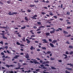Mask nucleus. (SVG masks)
Instances as JSON below:
<instances>
[{"instance_id": "1", "label": "nucleus", "mask_w": 73, "mask_h": 73, "mask_svg": "<svg viewBox=\"0 0 73 73\" xmlns=\"http://www.w3.org/2000/svg\"><path fill=\"white\" fill-rule=\"evenodd\" d=\"M9 13H8V15H9L10 16H13L14 15H16V14H17L18 13L17 12H13L12 13H12V12L11 11H9Z\"/></svg>"}, {"instance_id": "2", "label": "nucleus", "mask_w": 73, "mask_h": 73, "mask_svg": "<svg viewBox=\"0 0 73 73\" xmlns=\"http://www.w3.org/2000/svg\"><path fill=\"white\" fill-rule=\"evenodd\" d=\"M55 31H56V29H53V31H50V33H51V34H52V33H54Z\"/></svg>"}, {"instance_id": "3", "label": "nucleus", "mask_w": 73, "mask_h": 73, "mask_svg": "<svg viewBox=\"0 0 73 73\" xmlns=\"http://www.w3.org/2000/svg\"><path fill=\"white\" fill-rule=\"evenodd\" d=\"M26 40L27 41V44H29L30 43V42H31V41H30V40H29V39H28L27 38L26 39Z\"/></svg>"}, {"instance_id": "4", "label": "nucleus", "mask_w": 73, "mask_h": 73, "mask_svg": "<svg viewBox=\"0 0 73 73\" xmlns=\"http://www.w3.org/2000/svg\"><path fill=\"white\" fill-rule=\"evenodd\" d=\"M42 41H44V42H43V43H48V42L46 41V40L45 39H43L42 40Z\"/></svg>"}, {"instance_id": "5", "label": "nucleus", "mask_w": 73, "mask_h": 73, "mask_svg": "<svg viewBox=\"0 0 73 73\" xmlns=\"http://www.w3.org/2000/svg\"><path fill=\"white\" fill-rule=\"evenodd\" d=\"M30 49L31 50H32L33 49V50H35V47H33V46H32L31 47V48H30Z\"/></svg>"}, {"instance_id": "6", "label": "nucleus", "mask_w": 73, "mask_h": 73, "mask_svg": "<svg viewBox=\"0 0 73 73\" xmlns=\"http://www.w3.org/2000/svg\"><path fill=\"white\" fill-rule=\"evenodd\" d=\"M36 36L35 35H32L31 36V38H29V40H31L32 39V37H35Z\"/></svg>"}, {"instance_id": "7", "label": "nucleus", "mask_w": 73, "mask_h": 73, "mask_svg": "<svg viewBox=\"0 0 73 73\" xmlns=\"http://www.w3.org/2000/svg\"><path fill=\"white\" fill-rule=\"evenodd\" d=\"M63 56H66L64 58V59H66V58H68V56H67V55L65 54H63Z\"/></svg>"}, {"instance_id": "8", "label": "nucleus", "mask_w": 73, "mask_h": 73, "mask_svg": "<svg viewBox=\"0 0 73 73\" xmlns=\"http://www.w3.org/2000/svg\"><path fill=\"white\" fill-rule=\"evenodd\" d=\"M25 57L27 58H29V55L28 54H27L25 56Z\"/></svg>"}, {"instance_id": "9", "label": "nucleus", "mask_w": 73, "mask_h": 73, "mask_svg": "<svg viewBox=\"0 0 73 73\" xmlns=\"http://www.w3.org/2000/svg\"><path fill=\"white\" fill-rule=\"evenodd\" d=\"M50 53H51V51H48L45 53V54H49Z\"/></svg>"}, {"instance_id": "10", "label": "nucleus", "mask_w": 73, "mask_h": 73, "mask_svg": "<svg viewBox=\"0 0 73 73\" xmlns=\"http://www.w3.org/2000/svg\"><path fill=\"white\" fill-rule=\"evenodd\" d=\"M50 46H51V47H52V48H53L54 47V45L53 44L51 43L50 44Z\"/></svg>"}, {"instance_id": "11", "label": "nucleus", "mask_w": 73, "mask_h": 73, "mask_svg": "<svg viewBox=\"0 0 73 73\" xmlns=\"http://www.w3.org/2000/svg\"><path fill=\"white\" fill-rule=\"evenodd\" d=\"M57 42V40H53V42H52V43H54V44H55L56 42Z\"/></svg>"}, {"instance_id": "12", "label": "nucleus", "mask_w": 73, "mask_h": 73, "mask_svg": "<svg viewBox=\"0 0 73 73\" xmlns=\"http://www.w3.org/2000/svg\"><path fill=\"white\" fill-rule=\"evenodd\" d=\"M63 33L64 34H68V32L65 31H63Z\"/></svg>"}, {"instance_id": "13", "label": "nucleus", "mask_w": 73, "mask_h": 73, "mask_svg": "<svg viewBox=\"0 0 73 73\" xmlns=\"http://www.w3.org/2000/svg\"><path fill=\"white\" fill-rule=\"evenodd\" d=\"M20 67H18V68H15L16 69H24V68H20Z\"/></svg>"}, {"instance_id": "14", "label": "nucleus", "mask_w": 73, "mask_h": 73, "mask_svg": "<svg viewBox=\"0 0 73 73\" xmlns=\"http://www.w3.org/2000/svg\"><path fill=\"white\" fill-rule=\"evenodd\" d=\"M46 63H49V62L48 61H46V62H44L42 63V64H46Z\"/></svg>"}, {"instance_id": "15", "label": "nucleus", "mask_w": 73, "mask_h": 73, "mask_svg": "<svg viewBox=\"0 0 73 73\" xmlns=\"http://www.w3.org/2000/svg\"><path fill=\"white\" fill-rule=\"evenodd\" d=\"M20 56L19 55H16L14 57V58H18L17 57H19Z\"/></svg>"}, {"instance_id": "16", "label": "nucleus", "mask_w": 73, "mask_h": 73, "mask_svg": "<svg viewBox=\"0 0 73 73\" xmlns=\"http://www.w3.org/2000/svg\"><path fill=\"white\" fill-rule=\"evenodd\" d=\"M69 48L70 49H73V46H72L70 45L69 46Z\"/></svg>"}, {"instance_id": "17", "label": "nucleus", "mask_w": 73, "mask_h": 73, "mask_svg": "<svg viewBox=\"0 0 73 73\" xmlns=\"http://www.w3.org/2000/svg\"><path fill=\"white\" fill-rule=\"evenodd\" d=\"M33 62L35 64H39V62H37V61L36 60V61H33Z\"/></svg>"}, {"instance_id": "18", "label": "nucleus", "mask_w": 73, "mask_h": 73, "mask_svg": "<svg viewBox=\"0 0 73 73\" xmlns=\"http://www.w3.org/2000/svg\"><path fill=\"white\" fill-rule=\"evenodd\" d=\"M45 26H40L39 27H38V28L40 29V28H45Z\"/></svg>"}, {"instance_id": "19", "label": "nucleus", "mask_w": 73, "mask_h": 73, "mask_svg": "<svg viewBox=\"0 0 73 73\" xmlns=\"http://www.w3.org/2000/svg\"><path fill=\"white\" fill-rule=\"evenodd\" d=\"M35 5H32L30 4V5L29 6L30 7H35Z\"/></svg>"}, {"instance_id": "20", "label": "nucleus", "mask_w": 73, "mask_h": 73, "mask_svg": "<svg viewBox=\"0 0 73 73\" xmlns=\"http://www.w3.org/2000/svg\"><path fill=\"white\" fill-rule=\"evenodd\" d=\"M49 35H50V33H46V36H49Z\"/></svg>"}, {"instance_id": "21", "label": "nucleus", "mask_w": 73, "mask_h": 73, "mask_svg": "<svg viewBox=\"0 0 73 73\" xmlns=\"http://www.w3.org/2000/svg\"><path fill=\"white\" fill-rule=\"evenodd\" d=\"M25 20H26V21H28V19L27 18V17H25Z\"/></svg>"}, {"instance_id": "22", "label": "nucleus", "mask_w": 73, "mask_h": 73, "mask_svg": "<svg viewBox=\"0 0 73 73\" xmlns=\"http://www.w3.org/2000/svg\"><path fill=\"white\" fill-rule=\"evenodd\" d=\"M41 48L42 49H44V50H46V47H41Z\"/></svg>"}, {"instance_id": "23", "label": "nucleus", "mask_w": 73, "mask_h": 73, "mask_svg": "<svg viewBox=\"0 0 73 73\" xmlns=\"http://www.w3.org/2000/svg\"><path fill=\"white\" fill-rule=\"evenodd\" d=\"M40 66H41V67H42V68H43V69L45 68V67L44 66V65L43 64L41 65Z\"/></svg>"}, {"instance_id": "24", "label": "nucleus", "mask_w": 73, "mask_h": 73, "mask_svg": "<svg viewBox=\"0 0 73 73\" xmlns=\"http://www.w3.org/2000/svg\"><path fill=\"white\" fill-rule=\"evenodd\" d=\"M67 65H70V66H73V64H72L71 63L70 64H67Z\"/></svg>"}, {"instance_id": "25", "label": "nucleus", "mask_w": 73, "mask_h": 73, "mask_svg": "<svg viewBox=\"0 0 73 73\" xmlns=\"http://www.w3.org/2000/svg\"><path fill=\"white\" fill-rule=\"evenodd\" d=\"M49 15H50V16H52V15H53V13L52 12H50L49 13Z\"/></svg>"}, {"instance_id": "26", "label": "nucleus", "mask_w": 73, "mask_h": 73, "mask_svg": "<svg viewBox=\"0 0 73 73\" xmlns=\"http://www.w3.org/2000/svg\"><path fill=\"white\" fill-rule=\"evenodd\" d=\"M66 69H67V70H72V68H66Z\"/></svg>"}, {"instance_id": "27", "label": "nucleus", "mask_w": 73, "mask_h": 73, "mask_svg": "<svg viewBox=\"0 0 73 73\" xmlns=\"http://www.w3.org/2000/svg\"><path fill=\"white\" fill-rule=\"evenodd\" d=\"M1 28H3L4 29H7V28L6 27L3 26L2 27H1Z\"/></svg>"}, {"instance_id": "28", "label": "nucleus", "mask_w": 73, "mask_h": 73, "mask_svg": "<svg viewBox=\"0 0 73 73\" xmlns=\"http://www.w3.org/2000/svg\"><path fill=\"white\" fill-rule=\"evenodd\" d=\"M2 37L4 39H6V40H7V38L5 37V36H3Z\"/></svg>"}, {"instance_id": "29", "label": "nucleus", "mask_w": 73, "mask_h": 73, "mask_svg": "<svg viewBox=\"0 0 73 73\" xmlns=\"http://www.w3.org/2000/svg\"><path fill=\"white\" fill-rule=\"evenodd\" d=\"M22 41H23L24 42L25 41V38L24 37V38H23Z\"/></svg>"}, {"instance_id": "30", "label": "nucleus", "mask_w": 73, "mask_h": 73, "mask_svg": "<svg viewBox=\"0 0 73 73\" xmlns=\"http://www.w3.org/2000/svg\"><path fill=\"white\" fill-rule=\"evenodd\" d=\"M37 23V24H38V25H41V23L40 22H38Z\"/></svg>"}, {"instance_id": "31", "label": "nucleus", "mask_w": 73, "mask_h": 73, "mask_svg": "<svg viewBox=\"0 0 73 73\" xmlns=\"http://www.w3.org/2000/svg\"><path fill=\"white\" fill-rule=\"evenodd\" d=\"M66 14L67 15H70V12L69 11L67 12L66 13Z\"/></svg>"}, {"instance_id": "32", "label": "nucleus", "mask_w": 73, "mask_h": 73, "mask_svg": "<svg viewBox=\"0 0 73 73\" xmlns=\"http://www.w3.org/2000/svg\"><path fill=\"white\" fill-rule=\"evenodd\" d=\"M26 28V27L25 26H24V27H22L21 28V29H25V28Z\"/></svg>"}, {"instance_id": "33", "label": "nucleus", "mask_w": 73, "mask_h": 73, "mask_svg": "<svg viewBox=\"0 0 73 73\" xmlns=\"http://www.w3.org/2000/svg\"><path fill=\"white\" fill-rule=\"evenodd\" d=\"M17 44L18 45H20V43H19L18 42H17Z\"/></svg>"}, {"instance_id": "34", "label": "nucleus", "mask_w": 73, "mask_h": 73, "mask_svg": "<svg viewBox=\"0 0 73 73\" xmlns=\"http://www.w3.org/2000/svg\"><path fill=\"white\" fill-rule=\"evenodd\" d=\"M41 13V14H42V15H44V14H46V13H44V12H42Z\"/></svg>"}, {"instance_id": "35", "label": "nucleus", "mask_w": 73, "mask_h": 73, "mask_svg": "<svg viewBox=\"0 0 73 73\" xmlns=\"http://www.w3.org/2000/svg\"><path fill=\"white\" fill-rule=\"evenodd\" d=\"M27 11L28 12H31V10H30L29 9H28V10H27Z\"/></svg>"}, {"instance_id": "36", "label": "nucleus", "mask_w": 73, "mask_h": 73, "mask_svg": "<svg viewBox=\"0 0 73 73\" xmlns=\"http://www.w3.org/2000/svg\"><path fill=\"white\" fill-rule=\"evenodd\" d=\"M51 69H56V68L53 67H51Z\"/></svg>"}, {"instance_id": "37", "label": "nucleus", "mask_w": 73, "mask_h": 73, "mask_svg": "<svg viewBox=\"0 0 73 73\" xmlns=\"http://www.w3.org/2000/svg\"><path fill=\"white\" fill-rule=\"evenodd\" d=\"M53 17H54V18H55V19H57V17L56 16H54Z\"/></svg>"}, {"instance_id": "38", "label": "nucleus", "mask_w": 73, "mask_h": 73, "mask_svg": "<svg viewBox=\"0 0 73 73\" xmlns=\"http://www.w3.org/2000/svg\"><path fill=\"white\" fill-rule=\"evenodd\" d=\"M69 54H73V51H71V52L69 53Z\"/></svg>"}, {"instance_id": "39", "label": "nucleus", "mask_w": 73, "mask_h": 73, "mask_svg": "<svg viewBox=\"0 0 73 73\" xmlns=\"http://www.w3.org/2000/svg\"><path fill=\"white\" fill-rule=\"evenodd\" d=\"M49 21H49V20H48L47 21V23H49V24H50V23H51V22H49Z\"/></svg>"}, {"instance_id": "40", "label": "nucleus", "mask_w": 73, "mask_h": 73, "mask_svg": "<svg viewBox=\"0 0 73 73\" xmlns=\"http://www.w3.org/2000/svg\"><path fill=\"white\" fill-rule=\"evenodd\" d=\"M62 6H63V5L62 4H61L60 6V8H63Z\"/></svg>"}, {"instance_id": "41", "label": "nucleus", "mask_w": 73, "mask_h": 73, "mask_svg": "<svg viewBox=\"0 0 73 73\" xmlns=\"http://www.w3.org/2000/svg\"><path fill=\"white\" fill-rule=\"evenodd\" d=\"M0 44H2V45H3V41H1V42H0Z\"/></svg>"}, {"instance_id": "42", "label": "nucleus", "mask_w": 73, "mask_h": 73, "mask_svg": "<svg viewBox=\"0 0 73 73\" xmlns=\"http://www.w3.org/2000/svg\"><path fill=\"white\" fill-rule=\"evenodd\" d=\"M65 54H69V52H68V51H66V52Z\"/></svg>"}, {"instance_id": "43", "label": "nucleus", "mask_w": 73, "mask_h": 73, "mask_svg": "<svg viewBox=\"0 0 73 73\" xmlns=\"http://www.w3.org/2000/svg\"><path fill=\"white\" fill-rule=\"evenodd\" d=\"M70 36H71V35H67V36H66V37H70Z\"/></svg>"}, {"instance_id": "44", "label": "nucleus", "mask_w": 73, "mask_h": 73, "mask_svg": "<svg viewBox=\"0 0 73 73\" xmlns=\"http://www.w3.org/2000/svg\"><path fill=\"white\" fill-rule=\"evenodd\" d=\"M20 45L21 46H25V45H23V44H20Z\"/></svg>"}, {"instance_id": "45", "label": "nucleus", "mask_w": 73, "mask_h": 73, "mask_svg": "<svg viewBox=\"0 0 73 73\" xmlns=\"http://www.w3.org/2000/svg\"><path fill=\"white\" fill-rule=\"evenodd\" d=\"M6 66L7 67V68H9L10 67V66L8 65H7Z\"/></svg>"}, {"instance_id": "46", "label": "nucleus", "mask_w": 73, "mask_h": 73, "mask_svg": "<svg viewBox=\"0 0 73 73\" xmlns=\"http://www.w3.org/2000/svg\"><path fill=\"white\" fill-rule=\"evenodd\" d=\"M7 53H8L11 54V53H10V52H9V50H7Z\"/></svg>"}, {"instance_id": "47", "label": "nucleus", "mask_w": 73, "mask_h": 73, "mask_svg": "<svg viewBox=\"0 0 73 73\" xmlns=\"http://www.w3.org/2000/svg\"><path fill=\"white\" fill-rule=\"evenodd\" d=\"M33 28L34 29H36L37 28V27L34 26L33 27Z\"/></svg>"}, {"instance_id": "48", "label": "nucleus", "mask_w": 73, "mask_h": 73, "mask_svg": "<svg viewBox=\"0 0 73 73\" xmlns=\"http://www.w3.org/2000/svg\"><path fill=\"white\" fill-rule=\"evenodd\" d=\"M36 31H41V29L39 28Z\"/></svg>"}, {"instance_id": "49", "label": "nucleus", "mask_w": 73, "mask_h": 73, "mask_svg": "<svg viewBox=\"0 0 73 73\" xmlns=\"http://www.w3.org/2000/svg\"><path fill=\"white\" fill-rule=\"evenodd\" d=\"M51 60H54V58H50Z\"/></svg>"}, {"instance_id": "50", "label": "nucleus", "mask_w": 73, "mask_h": 73, "mask_svg": "<svg viewBox=\"0 0 73 73\" xmlns=\"http://www.w3.org/2000/svg\"><path fill=\"white\" fill-rule=\"evenodd\" d=\"M33 17H37V15H35Z\"/></svg>"}, {"instance_id": "51", "label": "nucleus", "mask_w": 73, "mask_h": 73, "mask_svg": "<svg viewBox=\"0 0 73 73\" xmlns=\"http://www.w3.org/2000/svg\"><path fill=\"white\" fill-rule=\"evenodd\" d=\"M44 8L45 9H48V8H47V7H42V8Z\"/></svg>"}, {"instance_id": "52", "label": "nucleus", "mask_w": 73, "mask_h": 73, "mask_svg": "<svg viewBox=\"0 0 73 73\" xmlns=\"http://www.w3.org/2000/svg\"><path fill=\"white\" fill-rule=\"evenodd\" d=\"M45 66H49V65H48V64H47L45 65Z\"/></svg>"}, {"instance_id": "53", "label": "nucleus", "mask_w": 73, "mask_h": 73, "mask_svg": "<svg viewBox=\"0 0 73 73\" xmlns=\"http://www.w3.org/2000/svg\"><path fill=\"white\" fill-rule=\"evenodd\" d=\"M5 49H8V46H6L5 47Z\"/></svg>"}, {"instance_id": "54", "label": "nucleus", "mask_w": 73, "mask_h": 73, "mask_svg": "<svg viewBox=\"0 0 73 73\" xmlns=\"http://www.w3.org/2000/svg\"><path fill=\"white\" fill-rule=\"evenodd\" d=\"M67 28L68 29H69V28H72V27L70 26V27H67Z\"/></svg>"}, {"instance_id": "55", "label": "nucleus", "mask_w": 73, "mask_h": 73, "mask_svg": "<svg viewBox=\"0 0 73 73\" xmlns=\"http://www.w3.org/2000/svg\"><path fill=\"white\" fill-rule=\"evenodd\" d=\"M31 18L32 19H37V18H36L33 17H32Z\"/></svg>"}, {"instance_id": "56", "label": "nucleus", "mask_w": 73, "mask_h": 73, "mask_svg": "<svg viewBox=\"0 0 73 73\" xmlns=\"http://www.w3.org/2000/svg\"><path fill=\"white\" fill-rule=\"evenodd\" d=\"M34 2H35V3H38V1H35Z\"/></svg>"}, {"instance_id": "57", "label": "nucleus", "mask_w": 73, "mask_h": 73, "mask_svg": "<svg viewBox=\"0 0 73 73\" xmlns=\"http://www.w3.org/2000/svg\"><path fill=\"white\" fill-rule=\"evenodd\" d=\"M41 33V31H38L37 32V33Z\"/></svg>"}, {"instance_id": "58", "label": "nucleus", "mask_w": 73, "mask_h": 73, "mask_svg": "<svg viewBox=\"0 0 73 73\" xmlns=\"http://www.w3.org/2000/svg\"><path fill=\"white\" fill-rule=\"evenodd\" d=\"M0 4H3L4 3L2 2H1V1H0Z\"/></svg>"}, {"instance_id": "59", "label": "nucleus", "mask_w": 73, "mask_h": 73, "mask_svg": "<svg viewBox=\"0 0 73 73\" xmlns=\"http://www.w3.org/2000/svg\"><path fill=\"white\" fill-rule=\"evenodd\" d=\"M66 43L67 44H69L70 43H69V41H67L66 42Z\"/></svg>"}, {"instance_id": "60", "label": "nucleus", "mask_w": 73, "mask_h": 73, "mask_svg": "<svg viewBox=\"0 0 73 73\" xmlns=\"http://www.w3.org/2000/svg\"><path fill=\"white\" fill-rule=\"evenodd\" d=\"M53 20H54V19H50L49 20H48V21H53Z\"/></svg>"}, {"instance_id": "61", "label": "nucleus", "mask_w": 73, "mask_h": 73, "mask_svg": "<svg viewBox=\"0 0 73 73\" xmlns=\"http://www.w3.org/2000/svg\"><path fill=\"white\" fill-rule=\"evenodd\" d=\"M66 73H70V72H69V71H66Z\"/></svg>"}, {"instance_id": "62", "label": "nucleus", "mask_w": 73, "mask_h": 73, "mask_svg": "<svg viewBox=\"0 0 73 73\" xmlns=\"http://www.w3.org/2000/svg\"><path fill=\"white\" fill-rule=\"evenodd\" d=\"M1 54H2V55H4V52H2L1 53Z\"/></svg>"}, {"instance_id": "63", "label": "nucleus", "mask_w": 73, "mask_h": 73, "mask_svg": "<svg viewBox=\"0 0 73 73\" xmlns=\"http://www.w3.org/2000/svg\"><path fill=\"white\" fill-rule=\"evenodd\" d=\"M67 23V24H70V22H68Z\"/></svg>"}, {"instance_id": "64", "label": "nucleus", "mask_w": 73, "mask_h": 73, "mask_svg": "<svg viewBox=\"0 0 73 73\" xmlns=\"http://www.w3.org/2000/svg\"><path fill=\"white\" fill-rule=\"evenodd\" d=\"M9 73H13V71H9Z\"/></svg>"}]
</instances>
